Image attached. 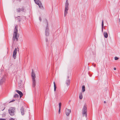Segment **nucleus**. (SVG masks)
Returning a JSON list of instances; mask_svg holds the SVG:
<instances>
[{
    "instance_id": "f257e3e1",
    "label": "nucleus",
    "mask_w": 120,
    "mask_h": 120,
    "mask_svg": "<svg viewBox=\"0 0 120 120\" xmlns=\"http://www.w3.org/2000/svg\"><path fill=\"white\" fill-rule=\"evenodd\" d=\"M31 76L32 79V86L33 87H34L36 85L35 78L36 77V75L33 70H32L31 73Z\"/></svg>"
},
{
    "instance_id": "f03ea898",
    "label": "nucleus",
    "mask_w": 120,
    "mask_h": 120,
    "mask_svg": "<svg viewBox=\"0 0 120 120\" xmlns=\"http://www.w3.org/2000/svg\"><path fill=\"white\" fill-rule=\"evenodd\" d=\"M18 26L17 25L15 26V29L14 30L13 36V40L14 41L16 39V41L18 40V38L19 37L18 36H17V33L18 32Z\"/></svg>"
},
{
    "instance_id": "7ed1b4c3",
    "label": "nucleus",
    "mask_w": 120,
    "mask_h": 120,
    "mask_svg": "<svg viewBox=\"0 0 120 120\" xmlns=\"http://www.w3.org/2000/svg\"><path fill=\"white\" fill-rule=\"evenodd\" d=\"M69 3L68 0H67L65 4V9L64 16L65 17L67 14V11L69 8Z\"/></svg>"
},
{
    "instance_id": "20e7f679",
    "label": "nucleus",
    "mask_w": 120,
    "mask_h": 120,
    "mask_svg": "<svg viewBox=\"0 0 120 120\" xmlns=\"http://www.w3.org/2000/svg\"><path fill=\"white\" fill-rule=\"evenodd\" d=\"M9 113L11 116L14 115L15 109L13 108H11L8 110Z\"/></svg>"
},
{
    "instance_id": "39448f33",
    "label": "nucleus",
    "mask_w": 120,
    "mask_h": 120,
    "mask_svg": "<svg viewBox=\"0 0 120 120\" xmlns=\"http://www.w3.org/2000/svg\"><path fill=\"white\" fill-rule=\"evenodd\" d=\"M46 28L45 32V35L46 36H48L49 35V29L48 27V22L47 20H46Z\"/></svg>"
},
{
    "instance_id": "423d86ee",
    "label": "nucleus",
    "mask_w": 120,
    "mask_h": 120,
    "mask_svg": "<svg viewBox=\"0 0 120 120\" xmlns=\"http://www.w3.org/2000/svg\"><path fill=\"white\" fill-rule=\"evenodd\" d=\"M86 111H87V107L86 106V105L85 104L84 105L83 109H82V114L83 115L85 114L86 116Z\"/></svg>"
},
{
    "instance_id": "0eeeda50",
    "label": "nucleus",
    "mask_w": 120,
    "mask_h": 120,
    "mask_svg": "<svg viewBox=\"0 0 120 120\" xmlns=\"http://www.w3.org/2000/svg\"><path fill=\"white\" fill-rule=\"evenodd\" d=\"M65 114L67 116H69L70 113H71V110L66 109L65 110Z\"/></svg>"
},
{
    "instance_id": "6e6552de",
    "label": "nucleus",
    "mask_w": 120,
    "mask_h": 120,
    "mask_svg": "<svg viewBox=\"0 0 120 120\" xmlns=\"http://www.w3.org/2000/svg\"><path fill=\"white\" fill-rule=\"evenodd\" d=\"M17 53V49L15 48L13 52V57L14 59H15L16 56V54Z\"/></svg>"
},
{
    "instance_id": "1a4fd4ad",
    "label": "nucleus",
    "mask_w": 120,
    "mask_h": 120,
    "mask_svg": "<svg viewBox=\"0 0 120 120\" xmlns=\"http://www.w3.org/2000/svg\"><path fill=\"white\" fill-rule=\"evenodd\" d=\"M35 3L39 6V8H43L42 4L41 2L38 1H37V2H35Z\"/></svg>"
},
{
    "instance_id": "9d476101",
    "label": "nucleus",
    "mask_w": 120,
    "mask_h": 120,
    "mask_svg": "<svg viewBox=\"0 0 120 120\" xmlns=\"http://www.w3.org/2000/svg\"><path fill=\"white\" fill-rule=\"evenodd\" d=\"M21 113L22 115H23L25 113V111L24 110V108L22 107L20 109Z\"/></svg>"
},
{
    "instance_id": "9b49d317",
    "label": "nucleus",
    "mask_w": 120,
    "mask_h": 120,
    "mask_svg": "<svg viewBox=\"0 0 120 120\" xmlns=\"http://www.w3.org/2000/svg\"><path fill=\"white\" fill-rule=\"evenodd\" d=\"M17 11L18 12H20L21 11L23 12L24 10V8L23 7H22L20 8H19L16 9Z\"/></svg>"
},
{
    "instance_id": "f8f14e48",
    "label": "nucleus",
    "mask_w": 120,
    "mask_h": 120,
    "mask_svg": "<svg viewBox=\"0 0 120 120\" xmlns=\"http://www.w3.org/2000/svg\"><path fill=\"white\" fill-rule=\"evenodd\" d=\"M16 91L19 94L20 98L23 95V94L21 91L18 90H16Z\"/></svg>"
},
{
    "instance_id": "ddd939ff",
    "label": "nucleus",
    "mask_w": 120,
    "mask_h": 120,
    "mask_svg": "<svg viewBox=\"0 0 120 120\" xmlns=\"http://www.w3.org/2000/svg\"><path fill=\"white\" fill-rule=\"evenodd\" d=\"M70 83V79H68L66 81V84L67 86H68Z\"/></svg>"
},
{
    "instance_id": "4468645a",
    "label": "nucleus",
    "mask_w": 120,
    "mask_h": 120,
    "mask_svg": "<svg viewBox=\"0 0 120 120\" xmlns=\"http://www.w3.org/2000/svg\"><path fill=\"white\" fill-rule=\"evenodd\" d=\"M5 80V78L4 77H3L0 80V84H2L4 82Z\"/></svg>"
},
{
    "instance_id": "2eb2a0df",
    "label": "nucleus",
    "mask_w": 120,
    "mask_h": 120,
    "mask_svg": "<svg viewBox=\"0 0 120 120\" xmlns=\"http://www.w3.org/2000/svg\"><path fill=\"white\" fill-rule=\"evenodd\" d=\"M79 98L80 99H82V94L80 92L79 94Z\"/></svg>"
},
{
    "instance_id": "dca6fc26",
    "label": "nucleus",
    "mask_w": 120,
    "mask_h": 120,
    "mask_svg": "<svg viewBox=\"0 0 120 120\" xmlns=\"http://www.w3.org/2000/svg\"><path fill=\"white\" fill-rule=\"evenodd\" d=\"M104 37L106 38H107L108 37V34L107 32H104Z\"/></svg>"
},
{
    "instance_id": "f3484780",
    "label": "nucleus",
    "mask_w": 120,
    "mask_h": 120,
    "mask_svg": "<svg viewBox=\"0 0 120 120\" xmlns=\"http://www.w3.org/2000/svg\"><path fill=\"white\" fill-rule=\"evenodd\" d=\"M101 26H102V28H101L102 31V32H103V26H104V23H103V20H102V21Z\"/></svg>"
},
{
    "instance_id": "a211bd4d",
    "label": "nucleus",
    "mask_w": 120,
    "mask_h": 120,
    "mask_svg": "<svg viewBox=\"0 0 120 120\" xmlns=\"http://www.w3.org/2000/svg\"><path fill=\"white\" fill-rule=\"evenodd\" d=\"M85 91V88L84 86H82V92H84Z\"/></svg>"
},
{
    "instance_id": "6ab92c4d",
    "label": "nucleus",
    "mask_w": 120,
    "mask_h": 120,
    "mask_svg": "<svg viewBox=\"0 0 120 120\" xmlns=\"http://www.w3.org/2000/svg\"><path fill=\"white\" fill-rule=\"evenodd\" d=\"M53 83H54V91H55L56 90V86L55 83L54 82Z\"/></svg>"
},
{
    "instance_id": "aec40b11",
    "label": "nucleus",
    "mask_w": 120,
    "mask_h": 120,
    "mask_svg": "<svg viewBox=\"0 0 120 120\" xmlns=\"http://www.w3.org/2000/svg\"><path fill=\"white\" fill-rule=\"evenodd\" d=\"M19 97V95L17 94H15L14 96V97L15 98H18V97Z\"/></svg>"
},
{
    "instance_id": "412c9836",
    "label": "nucleus",
    "mask_w": 120,
    "mask_h": 120,
    "mask_svg": "<svg viewBox=\"0 0 120 120\" xmlns=\"http://www.w3.org/2000/svg\"><path fill=\"white\" fill-rule=\"evenodd\" d=\"M61 103H59V108L61 109Z\"/></svg>"
},
{
    "instance_id": "4be33fe9",
    "label": "nucleus",
    "mask_w": 120,
    "mask_h": 120,
    "mask_svg": "<svg viewBox=\"0 0 120 120\" xmlns=\"http://www.w3.org/2000/svg\"><path fill=\"white\" fill-rule=\"evenodd\" d=\"M23 17L22 16H18V17H16V18H20V19H22Z\"/></svg>"
},
{
    "instance_id": "5701e85b",
    "label": "nucleus",
    "mask_w": 120,
    "mask_h": 120,
    "mask_svg": "<svg viewBox=\"0 0 120 120\" xmlns=\"http://www.w3.org/2000/svg\"><path fill=\"white\" fill-rule=\"evenodd\" d=\"M119 59V58H118L117 57H115V60H118Z\"/></svg>"
},
{
    "instance_id": "b1692460",
    "label": "nucleus",
    "mask_w": 120,
    "mask_h": 120,
    "mask_svg": "<svg viewBox=\"0 0 120 120\" xmlns=\"http://www.w3.org/2000/svg\"><path fill=\"white\" fill-rule=\"evenodd\" d=\"M60 109H61L59 108L58 113L59 114H60Z\"/></svg>"
},
{
    "instance_id": "393cba45",
    "label": "nucleus",
    "mask_w": 120,
    "mask_h": 120,
    "mask_svg": "<svg viewBox=\"0 0 120 120\" xmlns=\"http://www.w3.org/2000/svg\"><path fill=\"white\" fill-rule=\"evenodd\" d=\"M15 101V100H14V99H13V100H12L10 102H10H13L14 101Z\"/></svg>"
},
{
    "instance_id": "a878e982",
    "label": "nucleus",
    "mask_w": 120,
    "mask_h": 120,
    "mask_svg": "<svg viewBox=\"0 0 120 120\" xmlns=\"http://www.w3.org/2000/svg\"><path fill=\"white\" fill-rule=\"evenodd\" d=\"M18 18L17 19H19V20H18V21H19V22H20V20H20V18Z\"/></svg>"
},
{
    "instance_id": "bb28decb",
    "label": "nucleus",
    "mask_w": 120,
    "mask_h": 120,
    "mask_svg": "<svg viewBox=\"0 0 120 120\" xmlns=\"http://www.w3.org/2000/svg\"><path fill=\"white\" fill-rule=\"evenodd\" d=\"M9 120H15L13 118H11Z\"/></svg>"
},
{
    "instance_id": "cd10ccee",
    "label": "nucleus",
    "mask_w": 120,
    "mask_h": 120,
    "mask_svg": "<svg viewBox=\"0 0 120 120\" xmlns=\"http://www.w3.org/2000/svg\"><path fill=\"white\" fill-rule=\"evenodd\" d=\"M34 1L35 2H35H37V1H39L38 0H34Z\"/></svg>"
},
{
    "instance_id": "c85d7f7f",
    "label": "nucleus",
    "mask_w": 120,
    "mask_h": 120,
    "mask_svg": "<svg viewBox=\"0 0 120 120\" xmlns=\"http://www.w3.org/2000/svg\"><path fill=\"white\" fill-rule=\"evenodd\" d=\"M39 20L40 21H41V17H40L39 18Z\"/></svg>"
},
{
    "instance_id": "c756f323",
    "label": "nucleus",
    "mask_w": 120,
    "mask_h": 120,
    "mask_svg": "<svg viewBox=\"0 0 120 120\" xmlns=\"http://www.w3.org/2000/svg\"><path fill=\"white\" fill-rule=\"evenodd\" d=\"M0 120H6L5 119H0Z\"/></svg>"
},
{
    "instance_id": "7c9ffc66",
    "label": "nucleus",
    "mask_w": 120,
    "mask_h": 120,
    "mask_svg": "<svg viewBox=\"0 0 120 120\" xmlns=\"http://www.w3.org/2000/svg\"><path fill=\"white\" fill-rule=\"evenodd\" d=\"M114 69L115 70H116V68H114Z\"/></svg>"
},
{
    "instance_id": "2f4dec72",
    "label": "nucleus",
    "mask_w": 120,
    "mask_h": 120,
    "mask_svg": "<svg viewBox=\"0 0 120 120\" xmlns=\"http://www.w3.org/2000/svg\"><path fill=\"white\" fill-rule=\"evenodd\" d=\"M104 103H106V101H104Z\"/></svg>"
},
{
    "instance_id": "473e14b6",
    "label": "nucleus",
    "mask_w": 120,
    "mask_h": 120,
    "mask_svg": "<svg viewBox=\"0 0 120 120\" xmlns=\"http://www.w3.org/2000/svg\"><path fill=\"white\" fill-rule=\"evenodd\" d=\"M69 78V76H68L67 77V78H68V79Z\"/></svg>"
}]
</instances>
